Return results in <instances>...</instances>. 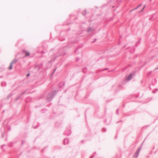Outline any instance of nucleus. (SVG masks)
I'll return each mask as SVG.
<instances>
[{"mask_svg": "<svg viewBox=\"0 0 158 158\" xmlns=\"http://www.w3.org/2000/svg\"><path fill=\"white\" fill-rule=\"evenodd\" d=\"M58 90H54L49 93L47 95L46 97V99L48 102H51L53 99L54 98Z\"/></svg>", "mask_w": 158, "mask_h": 158, "instance_id": "obj_1", "label": "nucleus"}, {"mask_svg": "<svg viewBox=\"0 0 158 158\" xmlns=\"http://www.w3.org/2000/svg\"><path fill=\"white\" fill-rule=\"evenodd\" d=\"M136 72L134 71L132 73H131L127 77L126 80L127 81H129L131 80L133 77V76L135 75Z\"/></svg>", "mask_w": 158, "mask_h": 158, "instance_id": "obj_2", "label": "nucleus"}, {"mask_svg": "<svg viewBox=\"0 0 158 158\" xmlns=\"http://www.w3.org/2000/svg\"><path fill=\"white\" fill-rule=\"evenodd\" d=\"M142 148V146L139 147L137 149L136 152L134 154V156H133V158H137L139 154V153L140 152Z\"/></svg>", "mask_w": 158, "mask_h": 158, "instance_id": "obj_3", "label": "nucleus"}, {"mask_svg": "<svg viewBox=\"0 0 158 158\" xmlns=\"http://www.w3.org/2000/svg\"><path fill=\"white\" fill-rule=\"evenodd\" d=\"M65 82H61L58 84V86L60 88H62L64 85Z\"/></svg>", "mask_w": 158, "mask_h": 158, "instance_id": "obj_4", "label": "nucleus"}, {"mask_svg": "<svg viewBox=\"0 0 158 158\" xmlns=\"http://www.w3.org/2000/svg\"><path fill=\"white\" fill-rule=\"evenodd\" d=\"M23 52L25 53V55L24 57H26L30 56V53L28 51H26V50H23Z\"/></svg>", "mask_w": 158, "mask_h": 158, "instance_id": "obj_5", "label": "nucleus"}, {"mask_svg": "<svg viewBox=\"0 0 158 158\" xmlns=\"http://www.w3.org/2000/svg\"><path fill=\"white\" fill-rule=\"evenodd\" d=\"M71 134V133L69 131V130H66L64 133V135L66 136H69Z\"/></svg>", "mask_w": 158, "mask_h": 158, "instance_id": "obj_6", "label": "nucleus"}, {"mask_svg": "<svg viewBox=\"0 0 158 158\" xmlns=\"http://www.w3.org/2000/svg\"><path fill=\"white\" fill-rule=\"evenodd\" d=\"M23 97H22L20 95L18 96L15 99V102L17 101L19 99H20L21 100H22L23 99Z\"/></svg>", "mask_w": 158, "mask_h": 158, "instance_id": "obj_7", "label": "nucleus"}, {"mask_svg": "<svg viewBox=\"0 0 158 158\" xmlns=\"http://www.w3.org/2000/svg\"><path fill=\"white\" fill-rule=\"evenodd\" d=\"M69 142V139L67 138H65L64 140V145L67 144Z\"/></svg>", "mask_w": 158, "mask_h": 158, "instance_id": "obj_8", "label": "nucleus"}, {"mask_svg": "<svg viewBox=\"0 0 158 158\" xmlns=\"http://www.w3.org/2000/svg\"><path fill=\"white\" fill-rule=\"evenodd\" d=\"M17 56V55H16L15 56L16 58H15L14 60H13L11 62V63H12V64H15L18 61V60L16 58Z\"/></svg>", "mask_w": 158, "mask_h": 158, "instance_id": "obj_9", "label": "nucleus"}, {"mask_svg": "<svg viewBox=\"0 0 158 158\" xmlns=\"http://www.w3.org/2000/svg\"><path fill=\"white\" fill-rule=\"evenodd\" d=\"M40 126V124H39V123H37V125L36 126H34V125H33V127L34 129H36L38 127H39Z\"/></svg>", "mask_w": 158, "mask_h": 158, "instance_id": "obj_10", "label": "nucleus"}, {"mask_svg": "<svg viewBox=\"0 0 158 158\" xmlns=\"http://www.w3.org/2000/svg\"><path fill=\"white\" fill-rule=\"evenodd\" d=\"M2 86L3 87H5L6 85V84L5 82H2L1 83Z\"/></svg>", "mask_w": 158, "mask_h": 158, "instance_id": "obj_11", "label": "nucleus"}, {"mask_svg": "<svg viewBox=\"0 0 158 158\" xmlns=\"http://www.w3.org/2000/svg\"><path fill=\"white\" fill-rule=\"evenodd\" d=\"M13 95V94H12V93L10 94L7 98V99H8L10 97H11Z\"/></svg>", "mask_w": 158, "mask_h": 158, "instance_id": "obj_12", "label": "nucleus"}, {"mask_svg": "<svg viewBox=\"0 0 158 158\" xmlns=\"http://www.w3.org/2000/svg\"><path fill=\"white\" fill-rule=\"evenodd\" d=\"M13 64H12V63H10V66L9 67V69H12V68H13Z\"/></svg>", "mask_w": 158, "mask_h": 158, "instance_id": "obj_13", "label": "nucleus"}, {"mask_svg": "<svg viewBox=\"0 0 158 158\" xmlns=\"http://www.w3.org/2000/svg\"><path fill=\"white\" fill-rule=\"evenodd\" d=\"M56 69V68L54 69L52 73V74H51V76H52L54 74V73L55 72Z\"/></svg>", "mask_w": 158, "mask_h": 158, "instance_id": "obj_14", "label": "nucleus"}, {"mask_svg": "<svg viewBox=\"0 0 158 158\" xmlns=\"http://www.w3.org/2000/svg\"><path fill=\"white\" fill-rule=\"evenodd\" d=\"M87 69V68L86 67H84V68L83 69H82V71L84 73H85V70H86Z\"/></svg>", "mask_w": 158, "mask_h": 158, "instance_id": "obj_15", "label": "nucleus"}, {"mask_svg": "<svg viewBox=\"0 0 158 158\" xmlns=\"http://www.w3.org/2000/svg\"><path fill=\"white\" fill-rule=\"evenodd\" d=\"M102 131L103 132H104L106 131V128L104 127L102 129Z\"/></svg>", "mask_w": 158, "mask_h": 158, "instance_id": "obj_16", "label": "nucleus"}, {"mask_svg": "<svg viewBox=\"0 0 158 158\" xmlns=\"http://www.w3.org/2000/svg\"><path fill=\"white\" fill-rule=\"evenodd\" d=\"M154 71V70L153 71H150L149 72L148 74L147 77H149L150 75V74Z\"/></svg>", "mask_w": 158, "mask_h": 158, "instance_id": "obj_17", "label": "nucleus"}, {"mask_svg": "<svg viewBox=\"0 0 158 158\" xmlns=\"http://www.w3.org/2000/svg\"><path fill=\"white\" fill-rule=\"evenodd\" d=\"M6 145L5 144H3V145H2L1 146V148L3 150V151H5V150L4 149H3V147L4 146H5Z\"/></svg>", "mask_w": 158, "mask_h": 158, "instance_id": "obj_18", "label": "nucleus"}, {"mask_svg": "<svg viewBox=\"0 0 158 158\" xmlns=\"http://www.w3.org/2000/svg\"><path fill=\"white\" fill-rule=\"evenodd\" d=\"M75 53L77 54H79L78 50H75Z\"/></svg>", "mask_w": 158, "mask_h": 158, "instance_id": "obj_19", "label": "nucleus"}, {"mask_svg": "<svg viewBox=\"0 0 158 158\" xmlns=\"http://www.w3.org/2000/svg\"><path fill=\"white\" fill-rule=\"evenodd\" d=\"M57 56H55V57L54 58V59H53V60H52V61H50V62H49V63H50V62H51V61H55V60H56V57H57Z\"/></svg>", "mask_w": 158, "mask_h": 158, "instance_id": "obj_20", "label": "nucleus"}, {"mask_svg": "<svg viewBox=\"0 0 158 158\" xmlns=\"http://www.w3.org/2000/svg\"><path fill=\"white\" fill-rule=\"evenodd\" d=\"M46 110V109H42L41 110V112L42 113H44V112H43V111H44V110Z\"/></svg>", "mask_w": 158, "mask_h": 158, "instance_id": "obj_21", "label": "nucleus"}, {"mask_svg": "<svg viewBox=\"0 0 158 158\" xmlns=\"http://www.w3.org/2000/svg\"><path fill=\"white\" fill-rule=\"evenodd\" d=\"M10 129H11V128H10V126H9V127H8V128L7 131H10Z\"/></svg>", "mask_w": 158, "mask_h": 158, "instance_id": "obj_22", "label": "nucleus"}, {"mask_svg": "<svg viewBox=\"0 0 158 158\" xmlns=\"http://www.w3.org/2000/svg\"><path fill=\"white\" fill-rule=\"evenodd\" d=\"M79 57H77L76 59V61H77L79 60Z\"/></svg>", "mask_w": 158, "mask_h": 158, "instance_id": "obj_23", "label": "nucleus"}, {"mask_svg": "<svg viewBox=\"0 0 158 158\" xmlns=\"http://www.w3.org/2000/svg\"><path fill=\"white\" fill-rule=\"evenodd\" d=\"M44 98V95L43 94V95H42L40 97V98Z\"/></svg>", "mask_w": 158, "mask_h": 158, "instance_id": "obj_24", "label": "nucleus"}, {"mask_svg": "<svg viewBox=\"0 0 158 158\" xmlns=\"http://www.w3.org/2000/svg\"><path fill=\"white\" fill-rule=\"evenodd\" d=\"M2 138H3L4 137V135L3 133H2Z\"/></svg>", "mask_w": 158, "mask_h": 158, "instance_id": "obj_25", "label": "nucleus"}, {"mask_svg": "<svg viewBox=\"0 0 158 158\" xmlns=\"http://www.w3.org/2000/svg\"><path fill=\"white\" fill-rule=\"evenodd\" d=\"M108 68H105V69H102V71H103L107 70H108Z\"/></svg>", "mask_w": 158, "mask_h": 158, "instance_id": "obj_26", "label": "nucleus"}, {"mask_svg": "<svg viewBox=\"0 0 158 158\" xmlns=\"http://www.w3.org/2000/svg\"><path fill=\"white\" fill-rule=\"evenodd\" d=\"M30 73H28L27 75V77H29L30 76Z\"/></svg>", "mask_w": 158, "mask_h": 158, "instance_id": "obj_27", "label": "nucleus"}, {"mask_svg": "<svg viewBox=\"0 0 158 158\" xmlns=\"http://www.w3.org/2000/svg\"><path fill=\"white\" fill-rule=\"evenodd\" d=\"M25 93V91H24L20 95L22 96V95Z\"/></svg>", "mask_w": 158, "mask_h": 158, "instance_id": "obj_28", "label": "nucleus"}, {"mask_svg": "<svg viewBox=\"0 0 158 158\" xmlns=\"http://www.w3.org/2000/svg\"><path fill=\"white\" fill-rule=\"evenodd\" d=\"M116 112H117V113L118 114H119V113H118V109L117 110V111H116Z\"/></svg>", "mask_w": 158, "mask_h": 158, "instance_id": "obj_29", "label": "nucleus"}, {"mask_svg": "<svg viewBox=\"0 0 158 158\" xmlns=\"http://www.w3.org/2000/svg\"><path fill=\"white\" fill-rule=\"evenodd\" d=\"M24 143V141L23 140H22L21 141V144L22 145Z\"/></svg>", "mask_w": 158, "mask_h": 158, "instance_id": "obj_30", "label": "nucleus"}, {"mask_svg": "<svg viewBox=\"0 0 158 158\" xmlns=\"http://www.w3.org/2000/svg\"><path fill=\"white\" fill-rule=\"evenodd\" d=\"M157 90H158V89H156L155 91H153V93H155L156 92V91H157Z\"/></svg>", "mask_w": 158, "mask_h": 158, "instance_id": "obj_31", "label": "nucleus"}, {"mask_svg": "<svg viewBox=\"0 0 158 158\" xmlns=\"http://www.w3.org/2000/svg\"><path fill=\"white\" fill-rule=\"evenodd\" d=\"M41 53H42V54H44L45 53V52H44L43 50H42L41 51Z\"/></svg>", "mask_w": 158, "mask_h": 158, "instance_id": "obj_32", "label": "nucleus"}, {"mask_svg": "<svg viewBox=\"0 0 158 158\" xmlns=\"http://www.w3.org/2000/svg\"><path fill=\"white\" fill-rule=\"evenodd\" d=\"M117 137H118L117 135H116L114 137L115 139H116L117 138Z\"/></svg>", "mask_w": 158, "mask_h": 158, "instance_id": "obj_33", "label": "nucleus"}, {"mask_svg": "<svg viewBox=\"0 0 158 158\" xmlns=\"http://www.w3.org/2000/svg\"><path fill=\"white\" fill-rule=\"evenodd\" d=\"M104 123H106V122H107V120H106V119H105L104 120Z\"/></svg>", "mask_w": 158, "mask_h": 158, "instance_id": "obj_34", "label": "nucleus"}, {"mask_svg": "<svg viewBox=\"0 0 158 158\" xmlns=\"http://www.w3.org/2000/svg\"><path fill=\"white\" fill-rule=\"evenodd\" d=\"M145 6H143V8H142V10H141V11H142V10H143L144 9V8H145Z\"/></svg>", "mask_w": 158, "mask_h": 158, "instance_id": "obj_35", "label": "nucleus"}, {"mask_svg": "<svg viewBox=\"0 0 158 158\" xmlns=\"http://www.w3.org/2000/svg\"><path fill=\"white\" fill-rule=\"evenodd\" d=\"M157 69H158V67L154 69V71H155L156 70H157Z\"/></svg>", "mask_w": 158, "mask_h": 158, "instance_id": "obj_36", "label": "nucleus"}, {"mask_svg": "<svg viewBox=\"0 0 158 158\" xmlns=\"http://www.w3.org/2000/svg\"><path fill=\"white\" fill-rule=\"evenodd\" d=\"M94 155H92L91 156V157L90 158H93L94 157Z\"/></svg>", "mask_w": 158, "mask_h": 158, "instance_id": "obj_37", "label": "nucleus"}, {"mask_svg": "<svg viewBox=\"0 0 158 158\" xmlns=\"http://www.w3.org/2000/svg\"><path fill=\"white\" fill-rule=\"evenodd\" d=\"M84 141V140H82L81 141V143H83V142Z\"/></svg>", "mask_w": 158, "mask_h": 158, "instance_id": "obj_38", "label": "nucleus"}, {"mask_svg": "<svg viewBox=\"0 0 158 158\" xmlns=\"http://www.w3.org/2000/svg\"><path fill=\"white\" fill-rule=\"evenodd\" d=\"M59 149H62V148H61V147H59Z\"/></svg>", "mask_w": 158, "mask_h": 158, "instance_id": "obj_39", "label": "nucleus"}, {"mask_svg": "<svg viewBox=\"0 0 158 158\" xmlns=\"http://www.w3.org/2000/svg\"><path fill=\"white\" fill-rule=\"evenodd\" d=\"M62 55V54H60L58 56H61Z\"/></svg>", "mask_w": 158, "mask_h": 158, "instance_id": "obj_40", "label": "nucleus"}, {"mask_svg": "<svg viewBox=\"0 0 158 158\" xmlns=\"http://www.w3.org/2000/svg\"><path fill=\"white\" fill-rule=\"evenodd\" d=\"M6 141H7V137H6Z\"/></svg>", "mask_w": 158, "mask_h": 158, "instance_id": "obj_41", "label": "nucleus"}, {"mask_svg": "<svg viewBox=\"0 0 158 158\" xmlns=\"http://www.w3.org/2000/svg\"><path fill=\"white\" fill-rule=\"evenodd\" d=\"M65 54H66V53H65V52H64V53L63 55H65Z\"/></svg>", "mask_w": 158, "mask_h": 158, "instance_id": "obj_42", "label": "nucleus"}, {"mask_svg": "<svg viewBox=\"0 0 158 158\" xmlns=\"http://www.w3.org/2000/svg\"><path fill=\"white\" fill-rule=\"evenodd\" d=\"M39 107V106H35V108H37V107Z\"/></svg>", "mask_w": 158, "mask_h": 158, "instance_id": "obj_43", "label": "nucleus"}, {"mask_svg": "<svg viewBox=\"0 0 158 158\" xmlns=\"http://www.w3.org/2000/svg\"><path fill=\"white\" fill-rule=\"evenodd\" d=\"M114 71V70H112L111 71H109V72H110V71Z\"/></svg>", "mask_w": 158, "mask_h": 158, "instance_id": "obj_44", "label": "nucleus"}, {"mask_svg": "<svg viewBox=\"0 0 158 158\" xmlns=\"http://www.w3.org/2000/svg\"><path fill=\"white\" fill-rule=\"evenodd\" d=\"M30 93H29V92H28V93H27V94H30Z\"/></svg>", "mask_w": 158, "mask_h": 158, "instance_id": "obj_45", "label": "nucleus"}, {"mask_svg": "<svg viewBox=\"0 0 158 158\" xmlns=\"http://www.w3.org/2000/svg\"><path fill=\"white\" fill-rule=\"evenodd\" d=\"M4 111H5V110H4L3 111V112H2V113H4Z\"/></svg>", "mask_w": 158, "mask_h": 158, "instance_id": "obj_46", "label": "nucleus"}, {"mask_svg": "<svg viewBox=\"0 0 158 158\" xmlns=\"http://www.w3.org/2000/svg\"><path fill=\"white\" fill-rule=\"evenodd\" d=\"M81 56L82 57V53H81Z\"/></svg>", "mask_w": 158, "mask_h": 158, "instance_id": "obj_47", "label": "nucleus"}, {"mask_svg": "<svg viewBox=\"0 0 158 158\" xmlns=\"http://www.w3.org/2000/svg\"><path fill=\"white\" fill-rule=\"evenodd\" d=\"M41 65H42L43 64V63H41Z\"/></svg>", "mask_w": 158, "mask_h": 158, "instance_id": "obj_48", "label": "nucleus"}, {"mask_svg": "<svg viewBox=\"0 0 158 158\" xmlns=\"http://www.w3.org/2000/svg\"><path fill=\"white\" fill-rule=\"evenodd\" d=\"M66 90H65V91H64V92H65V93H66Z\"/></svg>", "mask_w": 158, "mask_h": 158, "instance_id": "obj_49", "label": "nucleus"}, {"mask_svg": "<svg viewBox=\"0 0 158 158\" xmlns=\"http://www.w3.org/2000/svg\"><path fill=\"white\" fill-rule=\"evenodd\" d=\"M94 153H96V152H94Z\"/></svg>", "mask_w": 158, "mask_h": 158, "instance_id": "obj_50", "label": "nucleus"}, {"mask_svg": "<svg viewBox=\"0 0 158 158\" xmlns=\"http://www.w3.org/2000/svg\"><path fill=\"white\" fill-rule=\"evenodd\" d=\"M2 77V76H1V77Z\"/></svg>", "mask_w": 158, "mask_h": 158, "instance_id": "obj_51", "label": "nucleus"}, {"mask_svg": "<svg viewBox=\"0 0 158 158\" xmlns=\"http://www.w3.org/2000/svg\"><path fill=\"white\" fill-rule=\"evenodd\" d=\"M122 122V120H121V121H120V122Z\"/></svg>", "mask_w": 158, "mask_h": 158, "instance_id": "obj_52", "label": "nucleus"}, {"mask_svg": "<svg viewBox=\"0 0 158 158\" xmlns=\"http://www.w3.org/2000/svg\"><path fill=\"white\" fill-rule=\"evenodd\" d=\"M124 106H125L123 105V107H124Z\"/></svg>", "mask_w": 158, "mask_h": 158, "instance_id": "obj_53", "label": "nucleus"}, {"mask_svg": "<svg viewBox=\"0 0 158 158\" xmlns=\"http://www.w3.org/2000/svg\"><path fill=\"white\" fill-rule=\"evenodd\" d=\"M89 29H88V31H89Z\"/></svg>", "mask_w": 158, "mask_h": 158, "instance_id": "obj_54", "label": "nucleus"}]
</instances>
